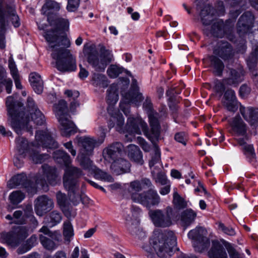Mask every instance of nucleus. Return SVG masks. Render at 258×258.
Segmentation results:
<instances>
[{
    "label": "nucleus",
    "instance_id": "f257e3e1",
    "mask_svg": "<svg viewBox=\"0 0 258 258\" xmlns=\"http://www.w3.org/2000/svg\"><path fill=\"white\" fill-rule=\"evenodd\" d=\"M47 20L54 29L47 31L43 34L46 40L49 43V47L53 52L52 57L56 60L55 67L61 72H71L76 69V60L69 50L66 49L70 46V41L64 34L58 36L60 30H68L69 22L68 20L57 16H48Z\"/></svg>",
    "mask_w": 258,
    "mask_h": 258
},
{
    "label": "nucleus",
    "instance_id": "f03ea898",
    "mask_svg": "<svg viewBox=\"0 0 258 258\" xmlns=\"http://www.w3.org/2000/svg\"><path fill=\"white\" fill-rule=\"evenodd\" d=\"M27 110L20 111L17 115L13 117L11 126L18 134L21 135L24 131L32 132V123L41 125L45 122V117L35 105L31 97L27 99Z\"/></svg>",
    "mask_w": 258,
    "mask_h": 258
},
{
    "label": "nucleus",
    "instance_id": "7ed1b4c3",
    "mask_svg": "<svg viewBox=\"0 0 258 258\" xmlns=\"http://www.w3.org/2000/svg\"><path fill=\"white\" fill-rule=\"evenodd\" d=\"M54 159L58 163L63 162L66 168L63 177L64 188L73 202H77L80 196L78 193L79 184L77 179L82 175V171L78 168L70 166L71 160L70 156L62 150H57L53 153Z\"/></svg>",
    "mask_w": 258,
    "mask_h": 258
},
{
    "label": "nucleus",
    "instance_id": "20e7f679",
    "mask_svg": "<svg viewBox=\"0 0 258 258\" xmlns=\"http://www.w3.org/2000/svg\"><path fill=\"white\" fill-rule=\"evenodd\" d=\"M156 113L149 114V122L151 126L149 130L147 124L141 118L129 117L127 120L125 130L130 135L132 134H141V130L144 135L151 142L157 139L160 135V125L157 120Z\"/></svg>",
    "mask_w": 258,
    "mask_h": 258
},
{
    "label": "nucleus",
    "instance_id": "39448f33",
    "mask_svg": "<svg viewBox=\"0 0 258 258\" xmlns=\"http://www.w3.org/2000/svg\"><path fill=\"white\" fill-rule=\"evenodd\" d=\"M83 53L88 62L97 72H104L108 64L113 59L111 51L103 45L98 52L95 45L86 44L84 46Z\"/></svg>",
    "mask_w": 258,
    "mask_h": 258
},
{
    "label": "nucleus",
    "instance_id": "423d86ee",
    "mask_svg": "<svg viewBox=\"0 0 258 258\" xmlns=\"http://www.w3.org/2000/svg\"><path fill=\"white\" fill-rule=\"evenodd\" d=\"M150 242L160 257L171 256L176 249V238L171 231L155 232Z\"/></svg>",
    "mask_w": 258,
    "mask_h": 258
},
{
    "label": "nucleus",
    "instance_id": "0eeeda50",
    "mask_svg": "<svg viewBox=\"0 0 258 258\" xmlns=\"http://www.w3.org/2000/svg\"><path fill=\"white\" fill-rule=\"evenodd\" d=\"M16 148L19 154L26 156L28 154L30 159L35 163H41L49 158L46 154H40L38 147L33 144L29 145L24 138L19 137L16 139Z\"/></svg>",
    "mask_w": 258,
    "mask_h": 258
},
{
    "label": "nucleus",
    "instance_id": "6e6552de",
    "mask_svg": "<svg viewBox=\"0 0 258 258\" xmlns=\"http://www.w3.org/2000/svg\"><path fill=\"white\" fill-rule=\"evenodd\" d=\"M28 235L25 227L18 226L10 232H2L0 234V242L11 248H15L20 244L21 240L25 239Z\"/></svg>",
    "mask_w": 258,
    "mask_h": 258
},
{
    "label": "nucleus",
    "instance_id": "1a4fd4ad",
    "mask_svg": "<svg viewBox=\"0 0 258 258\" xmlns=\"http://www.w3.org/2000/svg\"><path fill=\"white\" fill-rule=\"evenodd\" d=\"M207 235V230L202 227H197L188 232V237L192 240L195 251L202 252L209 246L210 240Z\"/></svg>",
    "mask_w": 258,
    "mask_h": 258
},
{
    "label": "nucleus",
    "instance_id": "9d476101",
    "mask_svg": "<svg viewBox=\"0 0 258 258\" xmlns=\"http://www.w3.org/2000/svg\"><path fill=\"white\" fill-rule=\"evenodd\" d=\"M149 215L156 227L165 228L172 225L173 209L170 206L167 207L164 211L160 209L151 210Z\"/></svg>",
    "mask_w": 258,
    "mask_h": 258
},
{
    "label": "nucleus",
    "instance_id": "9b49d317",
    "mask_svg": "<svg viewBox=\"0 0 258 258\" xmlns=\"http://www.w3.org/2000/svg\"><path fill=\"white\" fill-rule=\"evenodd\" d=\"M43 174H38L36 177V183L44 189L48 187L47 183L55 185L57 183V174L55 168L47 164L42 166Z\"/></svg>",
    "mask_w": 258,
    "mask_h": 258
},
{
    "label": "nucleus",
    "instance_id": "f8f14e48",
    "mask_svg": "<svg viewBox=\"0 0 258 258\" xmlns=\"http://www.w3.org/2000/svg\"><path fill=\"white\" fill-rule=\"evenodd\" d=\"M141 210L138 208H133L132 209V216L130 214L125 217L126 226L129 232L133 235H135L138 239H142L146 237L145 232L139 227V221L138 215Z\"/></svg>",
    "mask_w": 258,
    "mask_h": 258
},
{
    "label": "nucleus",
    "instance_id": "ddd939ff",
    "mask_svg": "<svg viewBox=\"0 0 258 258\" xmlns=\"http://www.w3.org/2000/svg\"><path fill=\"white\" fill-rule=\"evenodd\" d=\"M105 137V134L103 132L101 135L102 138L97 140L89 137H80L78 139V143L82 147L80 154L87 156L91 155L94 148L99 146L103 142Z\"/></svg>",
    "mask_w": 258,
    "mask_h": 258
},
{
    "label": "nucleus",
    "instance_id": "4468645a",
    "mask_svg": "<svg viewBox=\"0 0 258 258\" xmlns=\"http://www.w3.org/2000/svg\"><path fill=\"white\" fill-rule=\"evenodd\" d=\"M254 22L253 14L247 11L244 13L239 18L237 23V31L241 35H244L251 32Z\"/></svg>",
    "mask_w": 258,
    "mask_h": 258
},
{
    "label": "nucleus",
    "instance_id": "2eb2a0df",
    "mask_svg": "<svg viewBox=\"0 0 258 258\" xmlns=\"http://www.w3.org/2000/svg\"><path fill=\"white\" fill-rule=\"evenodd\" d=\"M153 186L150 180L147 178H142L141 180H134L130 183L128 191L130 193L132 200L136 202L139 201L142 194L139 193L144 189H148Z\"/></svg>",
    "mask_w": 258,
    "mask_h": 258
},
{
    "label": "nucleus",
    "instance_id": "dca6fc26",
    "mask_svg": "<svg viewBox=\"0 0 258 258\" xmlns=\"http://www.w3.org/2000/svg\"><path fill=\"white\" fill-rule=\"evenodd\" d=\"M229 77L223 80V82H218L215 85V89L218 92H222L225 90V85H232L241 82L243 79V73L241 70H235L229 69L227 72Z\"/></svg>",
    "mask_w": 258,
    "mask_h": 258
},
{
    "label": "nucleus",
    "instance_id": "f3484780",
    "mask_svg": "<svg viewBox=\"0 0 258 258\" xmlns=\"http://www.w3.org/2000/svg\"><path fill=\"white\" fill-rule=\"evenodd\" d=\"M148 190L142 193L141 196L139 198L138 203L142 204L147 207L158 205L160 202V198L157 191L152 187L148 188Z\"/></svg>",
    "mask_w": 258,
    "mask_h": 258
},
{
    "label": "nucleus",
    "instance_id": "a211bd4d",
    "mask_svg": "<svg viewBox=\"0 0 258 258\" xmlns=\"http://www.w3.org/2000/svg\"><path fill=\"white\" fill-rule=\"evenodd\" d=\"M53 206L52 200L45 195L38 197L36 201L34 210L36 214L39 216L50 211Z\"/></svg>",
    "mask_w": 258,
    "mask_h": 258
},
{
    "label": "nucleus",
    "instance_id": "6ab92c4d",
    "mask_svg": "<svg viewBox=\"0 0 258 258\" xmlns=\"http://www.w3.org/2000/svg\"><path fill=\"white\" fill-rule=\"evenodd\" d=\"M35 139L38 146L48 148H56L57 143L51 137L50 133L47 131H38L36 133Z\"/></svg>",
    "mask_w": 258,
    "mask_h": 258
},
{
    "label": "nucleus",
    "instance_id": "aec40b11",
    "mask_svg": "<svg viewBox=\"0 0 258 258\" xmlns=\"http://www.w3.org/2000/svg\"><path fill=\"white\" fill-rule=\"evenodd\" d=\"M123 150L122 144L120 142L113 143L105 148L103 155L105 160L114 161L119 159Z\"/></svg>",
    "mask_w": 258,
    "mask_h": 258
},
{
    "label": "nucleus",
    "instance_id": "412c9836",
    "mask_svg": "<svg viewBox=\"0 0 258 258\" xmlns=\"http://www.w3.org/2000/svg\"><path fill=\"white\" fill-rule=\"evenodd\" d=\"M213 53L224 60L231 59L233 56L232 47L227 41H218L214 48Z\"/></svg>",
    "mask_w": 258,
    "mask_h": 258
},
{
    "label": "nucleus",
    "instance_id": "4be33fe9",
    "mask_svg": "<svg viewBox=\"0 0 258 258\" xmlns=\"http://www.w3.org/2000/svg\"><path fill=\"white\" fill-rule=\"evenodd\" d=\"M231 127V133L237 136H245L247 132V126L239 115L232 118L229 122Z\"/></svg>",
    "mask_w": 258,
    "mask_h": 258
},
{
    "label": "nucleus",
    "instance_id": "5701e85b",
    "mask_svg": "<svg viewBox=\"0 0 258 258\" xmlns=\"http://www.w3.org/2000/svg\"><path fill=\"white\" fill-rule=\"evenodd\" d=\"M222 103L229 111L235 112L237 110V101L233 90L228 89L225 92L222 99Z\"/></svg>",
    "mask_w": 258,
    "mask_h": 258
},
{
    "label": "nucleus",
    "instance_id": "b1692460",
    "mask_svg": "<svg viewBox=\"0 0 258 258\" xmlns=\"http://www.w3.org/2000/svg\"><path fill=\"white\" fill-rule=\"evenodd\" d=\"M131 164L126 160L119 158L112 162L110 165V169L114 173L119 175L130 170Z\"/></svg>",
    "mask_w": 258,
    "mask_h": 258
},
{
    "label": "nucleus",
    "instance_id": "393cba45",
    "mask_svg": "<svg viewBox=\"0 0 258 258\" xmlns=\"http://www.w3.org/2000/svg\"><path fill=\"white\" fill-rule=\"evenodd\" d=\"M224 25L223 21L216 20L212 24L211 29L207 27L204 29V32L207 36L210 35L216 37H222L224 35Z\"/></svg>",
    "mask_w": 258,
    "mask_h": 258
},
{
    "label": "nucleus",
    "instance_id": "a878e982",
    "mask_svg": "<svg viewBox=\"0 0 258 258\" xmlns=\"http://www.w3.org/2000/svg\"><path fill=\"white\" fill-rule=\"evenodd\" d=\"M239 110L243 118L251 125L258 123V108L252 107L246 108L241 105Z\"/></svg>",
    "mask_w": 258,
    "mask_h": 258
},
{
    "label": "nucleus",
    "instance_id": "bb28decb",
    "mask_svg": "<svg viewBox=\"0 0 258 258\" xmlns=\"http://www.w3.org/2000/svg\"><path fill=\"white\" fill-rule=\"evenodd\" d=\"M57 119L61 126L62 135L63 136H68L76 133L75 124L69 119L68 114Z\"/></svg>",
    "mask_w": 258,
    "mask_h": 258
},
{
    "label": "nucleus",
    "instance_id": "cd10ccee",
    "mask_svg": "<svg viewBox=\"0 0 258 258\" xmlns=\"http://www.w3.org/2000/svg\"><path fill=\"white\" fill-rule=\"evenodd\" d=\"M210 258H228L224 247L217 240L212 241V245L208 252Z\"/></svg>",
    "mask_w": 258,
    "mask_h": 258
},
{
    "label": "nucleus",
    "instance_id": "c85d7f7f",
    "mask_svg": "<svg viewBox=\"0 0 258 258\" xmlns=\"http://www.w3.org/2000/svg\"><path fill=\"white\" fill-rule=\"evenodd\" d=\"M30 183L27 181L25 174L21 173L13 176L8 182V186L10 188H14L19 185L28 188Z\"/></svg>",
    "mask_w": 258,
    "mask_h": 258
},
{
    "label": "nucleus",
    "instance_id": "c756f323",
    "mask_svg": "<svg viewBox=\"0 0 258 258\" xmlns=\"http://www.w3.org/2000/svg\"><path fill=\"white\" fill-rule=\"evenodd\" d=\"M29 81L35 93L41 94L43 90V81L40 75L36 73H32L29 75Z\"/></svg>",
    "mask_w": 258,
    "mask_h": 258
},
{
    "label": "nucleus",
    "instance_id": "7c9ffc66",
    "mask_svg": "<svg viewBox=\"0 0 258 258\" xmlns=\"http://www.w3.org/2000/svg\"><path fill=\"white\" fill-rule=\"evenodd\" d=\"M128 157L137 164L142 165L144 163L143 154L139 148L135 145L128 146Z\"/></svg>",
    "mask_w": 258,
    "mask_h": 258
},
{
    "label": "nucleus",
    "instance_id": "2f4dec72",
    "mask_svg": "<svg viewBox=\"0 0 258 258\" xmlns=\"http://www.w3.org/2000/svg\"><path fill=\"white\" fill-rule=\"evenodd\" d=\"M208 58L210 63V67L213 70V73L216 76H221L224 68L223 61L215 55L209 56Z\"/></svg>",
    "mask_w": 258,
    "mask_h": 258
},
{
    "label": "nucleus",
    "instance_id": "473e14b6",
    "mask_svg": "<svg viewBox=\"0 0 258 258\" xmlns=\"http://www.w3.org/2000/svg\"><path fill=\"white\" fill-rule=\"evenodd\" d=\"M122 95L123 96V101L125 104L132 103L138 105L144 99L142 94L138 93V91H128L124 94H122Z\"/></svg>",
    "mask_w": 258,
    "mask_h": 258
},
{
    "label": "nucleus",
    "instance_id": "72a5a7b5",
    "mask_svg": "<svg viewBox=\"0 0 258 258\" xmlns=\"http://www.w3.org/2000/svg\"><path fill=\"white\" fill-rule=\"evenodd\" d=\"M7 16H5L6 20L8 21V19H10L12 23L15 28L19 27L20 25V20L19 16L16 14L15 6L11 4L7 5L5 8Z\"/></svg>",
    "mask_w": 258,
    "mask_h": 258
},
{
    "label": "nucleus",
    "instance_id": "f704fd0d",
    "mask_svg": "<svg viewBox=\"0 0 258 258\" xmlns=\"http://www.w3.org/2000/svg\"><path fill=\"white\" fill-rule=\"evenodd\" d=\"M3 86L6 87L7 93L10 94L12 91V87L13 86V82L10 78L7 77V72L5 69L0 67V93L3 90Z\"/></svg>",
    "mask_w": 258,
    "mask_h": 258
},
{
    "label": "nucleus",
    "instance_id": "c9c22d12",
    "mask_svg": "<svg viewBox=\"0 0 258 258\" xmlns=\"http://www.w3.org/2000/svg\"><path fill=\"white\" fill-rule=\"evenodd\" d=\"M196 216V213L190 209L183 211L180 216L182 225L187 227L195 221Z\"/></svg>",
    "mask_w": 258,
    "mask_h": 258
},
{
    "label": "nucleus",
    "instance_id": "e433bc0d",
    "mask_svg": "<svg viewBox=\"0 0 258 258\" xmlns=\"http://www.w3.org/2000/svg\"><path fill=\"white\" fill-rule=\"evenodd\" d=\"M107 102L109 105V106L108 108L112 107L111 111H113V105L115 104L118 99L116 86L115 85H111L107 90Z\"/></svg>",
    "mask_w": 258,
    "mask_h": 258
},
{
    "label": "nucleus",
    "instance_id": "4c0bfd02",
    "mask_svg": "<svg viewBox=\"0 0 258 258\" xmlns=\"http://www.w3.org/2000/svg\"><path fill=\"white\" fill-rule=\"evenodd\" d=\"M26 218L23 215V212L21 210H17L14 212L13 216L7 215L6 219L10 221V224H24L26 222Z\"/></svg>",
    "mask_w": 258,
    "mask_h": 258
},
{
    "label": "nucleus",
    "instance_id": "58836bf2",
    "mask_svg": "<svg viewBox=\"0 0 258 258\" xmlns=\"http://www.w3.org/2000/svg\"><path fill=\"white\" fill-rule=\"evenodd\" d=\"M53 111L57 118L67 115L68 106L67 102L64 100L59 101L57 103L54 104Z\"/></svg>",
    "mask_w": 258,
    "mask_h": 258
},
{
    "label": "nucleus",
    "instance_id": "ea45409f",
    "mask_svg": "<svg viewBox=\"0 0 258 258\" xmlns=\"http://www.w3.org/2000/svg\"><path fill=\"white\" fill-rule=\"evenodd\" d=\"M62 219L60 213L56 211L50 212L45 218V220L47 225L50 227H53L58 224Z\"/></svg>",
    "mask_w": 258,
    "mask_h": 258
},
{
    "label": "nucleus",
    "instance_id": "a19ab883",
    "mask_svg": "<svg viewBox=\"0 0 258 258\" xmlns=\"http://www.w3.org/2000/svg\"><path fill=\"white\" fill-rule=\"evenodd\" d=\"M212 7L209 5H205L200 13L203 24L206 26L209 25L213 20V16L210 14Z\"/></svg>",
    "mask_w": 258,
    "mask_h": 258
},
{
    "label": "nucleus",
    "instance_id": "79ce46f5",
    "mask_svg": "<svg viewBox=\"0 0 258 258\" xmlns=\"http://www.w3.org/2000/svg\"><path fill=\"white\" fill-rule=\"evenodd\" d=\"M92 84L96 87L106 88L108 82L106 77L103 74L94 73L92 79Z\"/></svg>",
    "mask_w": 258,
    "mask_h": 258
},
{
    "label": "nucleus",
    "instance_id": "37998d69",
    "mask_svg": "<svg viewBox=\"0 0 258 258\" xmlns=\"http://www.w3.org/2000/svg\"><path fill=\"white\" fill-rule=\"evenodd\" d=\"M238 143L242 146L243 152L247 158L250 160L255 158V155L252 145L247 144L243 139H238Z\"/></svg>",
    "mask_w": 258,
    "mask_h": 258
},
{
    "label": "nucleus",
    "instance_id": "c03bdc74",
    "mask_svg": "<svg viewBox=\"0 0 258 258\" xmlns=\"http://www.w3.org/2000/svg\"><path fill=\"white\" fill-rule=\"evenodd\" d=\"M112 107L107 108V111L110 114L113 119L116 122V130L119 132H121L122 131V127L124 125V118L122 115L118 112L113 113V111H111Z\"/></svg>",
    "mask_w": 258,
    "mask_h": 258
},
{
    "label": "nucleus",
    "instance_id": "a18cd8bd",
    "mask_svg": "<svg viewBox=\"0 0 258 258\" xmlns=\"http://www.w3.org/2000/svg\"><path fill=\"white\" fill-rule=\"evenodd\" d=\"M94 173V177L98 179L112 182L113 181L112 177L107 172L97 168L96 166L94 167L92 170Z\"/></svg>",
    "mask_w": 258,
    "mask_h": 258
},
{
    "label": "nucleus",
    "instance_id": "49530a36",
    "mask_svg": "<svg viewBox=\"0 0 258 258\" xmlns=\"http://www.w3.org/2000/svg\"><path fill=\"white\" fill-rule=\"evenodd\" d=\"M60 9V6L57 2L52 0H47L42 7V12L43 14H48V11H57Z\"/></svg>",
    "mask_w": 258,
    "mask_h": 258
},
{
    "label": "nucleus",
    "instance_id": "de8ad7c7",
    "mask_svg": "<svg viewBox=\"0 0 258 258\" xmlns=\"http://www.w3.org/2000/svg\"><path fill=\"white\" fill-rule=\"evenodd\" d=\"M159 139V137L157 139L155 140L153 142H152L154 146V154L152 156L151 160L149 162V166L150 168H152L155 164L159 162L160 161L161 154L160 149L156 143V142L158 141Z\"/></svg>",
    "mask_w": 258,
    "mask_h": 258
},
{
    "label": "nucleus",
    "instance_id": "09e8293b",
    "mask_svg": "<svg viewBox=\"0 0 258 258\" xmlns=\"http://www.w3.org/2000/svg\"><path fill=\"white\" fill-rule=\"evenodd\" d=\"M173 203L175 208L178 210L184 209L187 206L186 202L177 192L173 194Z\"/></svg>",
    "mask_w": 258,
    "mask_h": 258
},
{
    "label": "nucleus",
    "instance_id": "8fccbe9b",
    "mask_svg": "<svg viewBox=\"0 0 258 258\" xmlns=\"http://www.w3.org/2000/svg\"><path fill=\"white\" fill-rule=\"evenodd\" d=\"M63 235L65 240L69 242L71 241V238L74 235V230L72 224L69 221H67L63 223Z\"/></svg>",
    "mask_w": 258,
    "mask_h": 258
},
{
    "label": "nucleus",
    "instance_id": "3c124183",
    "mask_svg": "<svg viewBox=\"0 0 258 258\" xmlns=\"http://www.w3.org/2000/svg\"><path fill=\"white\" fill-rule=\"evenodd\" d=\"M86 155H82V154L79 155L80 165L85 169L93 170L95 166L93 165L92 161Z\"/></svg>",
    "mask_w": 258,
    "mask_h": 258
},
{
    "label": "nucleus",
    "instance_id": "603ef678",
    "mask_svg": "<svg viewBox=\"0 0 258 258\" xmlns=\"http://www.w3.org/2000/svg\"><path fill=\"white\" fill-rule=\"evenodd\" d=\"M124 69L123 68L115 64H111L108 67L107 70V73L109 77L115 78L118 77L120 74L122 73Z\"/></svg>",
    "mask_w": 258,
    "mask_h": 258
},
{
    "label": "nucleus",
    "instance_id": "864d4df0",
    "mask_svg": "<svg viewBox=\"0 0 258 258\" xmlns=\"http://www.w3.org/2000/svg\"><path fill=\"white\" fill-rule=\"evenodd\" d=\"M39 239L43 246L48 250H53L56 248L55 243L50 239L43 236L42 234L39 235Z\"/></svg>",
    "mask_w": 258,
    "mask_h": 258
},
{
    "label": "nucleus",
    "instance_id": "5fc2aeb1",
    "mask_svg": "<svg viewBox=\"0 0 258 258\" xmlns=\"http://www.w3.org/2000/svg\"><path fill=\"white\" fill-rule=\"evenodd\" d=\"M24 198V194L19 190L13 191L9 196V200L13 204H17L20 203Z\"/></svg>",
    "mask_w": 258,
    "mask_h": 258
},
{
    "label": "nucleus",
    "instance_id": "6e6d98bb",
    "mask_svg": "<svg viewBox=\"0 0 258 258\" xmlns=\"http://www.w3.org/2000/svg\"><path fill=\"white\" fill-rule=\"evenodd\" d=\"M6 103L8 107V113L12 117L11 120V121L13 117L17 115L19 111L18 112L17 109L13 108V98L12 96H9L7 97Z\"/></svg>",
    "mask_w": 258,
    "mask_h": 258
},
{
    "label": "nucleus",
    "instance_id": "4d7b16f0",
    "mask_svg": "<svg viewBox=\"0 0 258 258\" xmlns=\"http://www.w3.org/2000/svg\"><path fill=\"white\" fill-rule=\"evenodd\" d=\"M152 174L155 179L156 182H159L162 185H165L167 183V179L164 173L162 172H156L154 170H153Z\"/></svg>",
    "mask_w": 258,
    "mask_h": 258
},
{
    "label": "nucleus",
    "instance_id": "13d9d810",
    "mask_svg": "<svg viewBox=\"0 0 258 258\" xmlns=\"http://www.w3.org/2000/svg\"><path fill=\"white\" fill-rule=\"evenodd\" d=\"M9 68L13 78L20 76L16 65L11 57L9 59Z\"/></svg>",
    "mask_w": 258,
    "mask_h": 258
},
{
    "label": "nucleus",
    "instance_id": "bf43d9fd",
    "mask_svg": "<svg viewBox=\"0 0 258 258\" xmlns=\"http://www.w3.org/2000/svg\"><path fill=\"white\" fill-rule=\"evenodd\" d=\"M8 26V23H4V26L0 24V48L4 49L5 48V32L6 27Z\"/></svg>",
    "mask_w": 258,
    "mask_h": 258
},
{
    "label": "nucleus",
    "instance_id": "052dcab7",
    "mask_svg": "<svg viewBox=\"0 0 258 258\" xmlns=\"http://www.w3.org/2000/svg\"><path fill=\"white\" fill-rule=\"evenodd\" d=\"M57 202L61 208L66 207L67 202V197L64 194L58 191L56 194Z\"/></svg>",
    "mask_w": 258,
    "mask_h": 258
},
{
    "label": "nucleus",
    "instance_id": "680f3d73",
    "mask_svg": "<svg viewBox=\"0 0 258 258\" xmlns=\"http://www.w3.org/2000/svg\"><path fill=\"white\" fill-rule=\"evenodd\" d=\"M143 107L148 111V117L149 118V114L151 113H156L157 114V120L158 121L159 114L157 112L152 110V104L151 100L147 97L145 102L143 103Z\"/></svg>",
    "mask_w": 258,
    "mask_h": 258
},
{
    "label": "nucleus",
    "instance_id": "e2e57ef3",
    "mask_svg": "<svg viewBox=\"0 0 258 258\" xmlns=\"http://www.w3.org/2000/svg\"><path fill=\"white\" fill-rule=\"evenodd\" d=\"M225 247L229 254L230 258H241L239 253L230 243L225 244Z\"/></svg>",
    "mask_w": 258,
    "mask_h": 258
},
{
    "label": "nucleus",
    "instance_id": "0e129e2a",
    "mask_svg": "<svg viewBox=\"0 0 258 258\" xmlns=\"http://www.w3.org/2000/svg\"><path fill=\"white\" fill-rule=\"evenodd\" d=\"M219 228L227 235L233 236L235 234V231L232 228L230 227H226L224 224L222 223H220L219 224Z\"/></svg>",
    "mask_w": 258,
    "mask_h": 258
},
{
    "label": "nucleus",
    "instance_id": "69168bd1",
    "mask_svg": "<svg viewBox=\"0 0 258 258\" xmlns=\"http://www.w3.org/2000/svg\"><path fill=\"white\" fill-rule=\"evenodd\" d=\"M137 140L139 144L144 151H150L151 149L150 145L144 139L141 137H138Z\"/></svg>",
    "mask_w": 258,
    "mask_h": 258
},
{
    "label": "nucleus",
    "instance_id": "338daca9",
    "mask_svg": "<svg viewBox=\"0 0 258 258\" xmlns=\"http://www.w3.org/2000/svg\"><path fill=\"white\" fill-rule=\"evenodd\" d=\"M175 140L184 145H186L187 137L184 133H178L175 134Z\"/></svg>",
    "mask_w": 258,
    "mask_h": 258
},
{
    "label": "nucleus",
    "instance_id": "774afa93",
    "mask_svg": "<svg viewBox=\"0 0 258 258\" xmlns=\"http://www.w3.org/2000/svg\"><path fill=\"white\" fill-rule=\"evenodd\" d=\"M80 0H68L67 8L69 11H74L79 7Z\"/></svg>",
    "mask_w": 258,
    "mask_h": 258
}]
</instances>
